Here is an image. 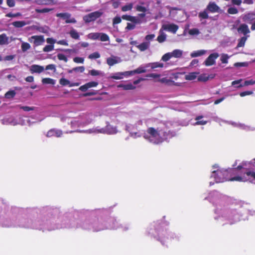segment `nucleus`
Segmentation results:
<instances>
[{"label":"nucleus","mask_w":255,"mask_h":255,"mask_svg":"<svg viewBox=\"0 0 255 255\" xmlns=\"http://www.w3.org/2000/svg\"><path fill=\"white\" fill-rule=\"evenodd\" d=\"M85 68L84 66H79V67H76L73 68L71 70H68V72L69 73H72L73 72L83 73L85 71Z\"/></svg>","instance_id":"20"},{"label":"nucleus","mask_w":255,"mask_h":255,"mask_svg":"<svg viewBox=\"0 0 255 255\" xmlns=\"http://www.w3.org/2000/svg\"><path fill=\"white\" fill-rule=\"evenodd\" d=\"M170 53L172 57L177 58L181 57L183 54L182 51L180 49H175Z\"/></svg>","instance_id":"18"},{"label":"nucleus","mask_w":255,"mask_h":255,"mask_svg":"<svg viewBox=\"0 0 255 255\" xmlns=\"http://www.w3.org/2000/svg\"><path fill=\"white\" fill-rule=\"evenodd\" d=\"M189 32L191 35L198 34L199 33V30L196 28H193L190 29Z\"/></svg>","instance_id":"62"},{"label":"nucleus","mask_w":255,"mask_h":255,"mask_svg":"<svg viewBox=\"0 0 255 255\" xmlns=\"http://www.w3.org/2000/svg\"><path fill=\"white\" fill-rule=\"evenodd\" d=\"M203 118L202 116H199L196 117L195 120L197 122L195 123V125H205L207 123V121H200V120Z\"/></svg>","instance_id":"24"},{"label":"nucleus","mask_w":255,"mask_h":255,"mask_svg":"<svg viewBox=\"0 0 255 255\" xmlns=\"http://www.w3.org/2000/svg\"><path fill=\"white\" fill-rule=\"evenodd\" d=\"M53 8H44L42 9L36 8L35 11L37 13H46L52 10Z\"/></svg>","instance_id":"41"},{"label":"nucleus","mask_w":255,"mask_h":255,"mask_svg":"<svg viewBox=\"0 0 255 255\" xmlns=\"http://www.w3.org/2000/svg\"><path fill=\"white\" fill-rule=\"evenodd\" d=\"M253 94V92L251 91H244L243 92H241L240 93V96L241 97H245L247 95H251Z\"/></svg>","instance_id":"57"},{"label":"nucleus","mask_w":255,"mask_h":255,"mask_svg":"<svg viewBox=\"0 0 255 255\" xmlns=\"http://www.w3.org/2000/svg\"><path fill=\"white\" fill-rule=\"evenodd\" d=\"M118 88H122L125 90H133L135 87L131 83L128 84H120L118 85Z\"/></svg>","instance_id":"16"},{"label":"nucleus","mask_w":255,"mask_h":255,"mask_svg":"<svg viewBox=\"0 0 255 255\" xmlns=\"http://www.w3.org/2000/svg\"><path fill=\"white\" fill-rule=\"evenodd\" d=\"M229 171L228 170L223 169H219L213 171L212 176L213 177L217 183L224 182L227 181H243L242 177L238 176L231 178H228Z\"/></svg>","instance_id":"1"},{"label":"nucleus","mask_w":255,"mask_h":255,"mask_svg":"<svg viewBox=\"0 0 255 255\" xmlns=\"http://www.w3.org/2000/svg\"><path fill=\"white\" fill-rule=\"evenodd\" d=\"M73 61L76 63H83L84 62V58L79 57H76L73 58Z\"/></svg>","instance_id":"51"},{"label":"nucleus","mask_w":255,"mask_h":255,"mask_svg":"<svg viewBox=\"0 0 255 255\" xmlns=\"http://www.w3.org/2000/svg\"><path fill=\"white\" fill-rule=\"evenodd\" d=\"M171 58H172L171 53L170 52H168L162 56L161 60L164 62H166L168 61Z\"/></svg>","instance_id":"42"},{"label":"nucleus","mask_w":255,"mask_h":255,"mask_svg":"<svg viewBox=\"0 0 255 255\" xmlns=\"http://www.w3.org/2000/svg\"><path fill=\"white\" fill-rule=\"evenodd\" d=\"M100 33L95 32L89 34V38L93 40H97L99 38Z\"/></svg>","instance_id":"36"},{"label":"nucleus","mask_w":255,"mask_h":255,"mask_svg":"<svg viewBox=\"0 0 255 255\" xmlns=\"http://www.w3.org/2000/svg\"><path fill=\"white\" fill-rule=\"evenodd\" d=\"M227 11L229 14H235L238 13V10L237 8H236L235 7H231L228 9Z\"/></svg>","instance_id":"43"},{"label":"nucleus","mask_w":255,"mask_h":255,"mask_svg":"<svg viewBox=\"0 0 255 255\" xmlns=\"http://www.w3.org/2000/svg\"><path fill=\"white\" fill-rule=\"evenodd\" d=\"M219 57L217 53H213L211 54L204 61V64L206 66H210L215 63V60Z\"/></svg>","instance_id":"6"},{"label":"nucleus","mask_w":255,"mask_h":255,"mask_svg":"<svg viewBox=\"0 0 255 255\" xmlns=\"http://www.w3.org/2000/svg\"><path fill=\"white\" fill-rule=\"evenodd\" d=\"M29 23V22H26L25 21H15L13 22L11 24L15 28H21Z\"/></svg>","instance_id":"15"},{"label":"nucleus","mask_w":255,"mask_h":255,"mask_svg":"<svg viewBox=\"0 0 255 255\" xmlns=\"http://www.w3.org/2000/svg\"><path fill=\"white\" fill-rule=\"evenodd\" d=\"M198 16L200 18V20L208 19L209 16L207 10L205 9L203 11L200 12L198 14Z\"/></svg>","instance_id":"19"},{"label":"nucleus","mask_w":255,"mask_h":255,"mask_svg":"<svg viewBox=\"0 0 255 255\" xmlns=\"http://www.w3.org/2000/svg\"><path fill=\"white\" fill-rule=\"evenodd\" d=\"M59 83L62 86H66L69 85L70 87H72L75 85L74 84H70V81L68 80L65 78L60 79L59 81Z\"/></svg>","instance_id":"29"},{"label":"nucleus","mask_w":255,"mask_h":255,"mask_svg":"<svg viewBox=\"0 0 255 255\" xmlns=\"http://www.w3.org/2000/svg\"><path fill=\"white\" fill-rule=\"evenodd\" d=\"M166 38V35L163 32H162L158 36L157 38V40L158 41V42L162 43L165 41Z\"/></svg>","instance_id":"37"},{"label":"nucleus","mask_w":255,"mask_h":255,"mask_svg":"<svg viewBox=\"0 0 255 255\" xmlns=\"http://www.w3.org/2000/svg\"><path fill=\"white\" fill-rule=\"evenodd\" d=\"M121 21H122V20H121V18L120 17L116 16L114 18V19L113 20V25L119 24V23H121Z\"/></svg>","instance_id":"55"},{"label":"nucleus","mask_w":255,"mask_h":255,"mask_svg":"<svg viewBox=\"0 0 255 255\" xmlns=\"http://www.w3.org/2000/svg\"><path fill=\"white\" fill-rule=\"evenodd\" d=\"M102 14L103 13L99 11H94L85 15L83 20L85 23H90L100 17Z\"/></svg>","instance_id":"2"},{"label":"nucleus","mask_w":255,"mask_h":255,"mask_svg":"<svg viewBox=\"0 0 255 255\" xmlns=\"http://www.w3.org/2000/svg\"><path fill=\"white\" fill-rule=\"evenodd\" d=\"M135 27V24H131L130 23H128L127 26L126 27V29L127 30H132Z\"/></svg>","instance_id":"58"},{"label":"nucleus","mask_w":255,"mask_h":255,"mask_svg":"<svg viewBox=\"0 0 255 255\" xmlns=\"http://www.w3.org/2000/svg\"><path fill=\"white\" fill-rule=\"evenodd\" d=\"M87 84V85L88 86L89 88H92V87H95L98 85V83L97 82L92 81L88 82Z\"/></svg>","instance_id":"56"},{"label":"nucleus","mask_w":255,"mask_h":255,"mask_svg":"<svg viewBox=\"0 0 255 255\" xmlns=\"http://www.w3.org/2000/svg\"><path fill=\"white\" fill-rule=\"evenodd\" d=\"M229 56L227 54H223L221 58V61L223 63H227L228 62Z\"/></svg>","instance_id":"52"},{"label":"nucleus","mask_w":255,"mask_h":255,"mask_svg":"<svg viewBox=\"0 0 255 255\" xmlns=\"http://www.w3.org/2000/svg\"><path fill=\"white\" fill-rule=\"evenodd\" d=\"M6 4L9 7H13L15 5V1L14 0H6Z\"/></svg>","instance_id":"61"},{"label":"nucleus","mask_w":255,"mask_h":255,"mask_svg":"<svg viewBox=\"0 0 255 255\" xmlns=\"http://www.w3.org/2000/svg\"><path fill=\"white\" fill-rule=\"evenodd\" d=\"M63 133L62 130L59 129H56L54 128L49 130L46 134V136L48 137L52 136H56L57 137H60L62 135Z\"/></svg>","instance_id":"9"},{"label":"nucleus","mask_w":255,"mask_h":255,"mask_svg":"<svg viewBox=\"0 0 255 255\" xmlns=\"http://www.w3.org/2000/svg\"><path fill=\"white\" fill-rule=\"evenodd\" d=\"M46 42L50 44V45H54L55 43V40L52 38H47L46 39Z\"/></svg>","instance_id":"64"},{"label":"nucleus","mask_w":255,"mask_h":255,"mask_svg":"<svg viewBox=\"0 0 255 255\" xmlns=\"http://www.w3.org/2000/svg\"><path fill=\"white\" fill-rule=\"evenodd\" d=\"M208 11L211 13L220 12V8L215 2H210L207 5L206 8Z\"/></svg>","instance_id":"7"},{"label":"nucleus","mask_w":255,"mask_h":255,"mask_svg":"<svg viewBox=\"0 0 255 255\" xmlns=\"http://www.w3.org/2000/svg\"><path fill=\"white\" fill-rule=\"evenodd\" d=\"M56 16L66 19V23H75L77 22L74 18H70L71 14L69 13H58L56 14Z\"/></svg>","instance_id":"5"},{"label":"nucleus","mask_w":255,"mask_h":255,"mask_svg":"<svg viewBox=\"0 0 255 255\" xmlns=\"http://www.w3.org/2000/svg\"><path fill=\"white\" fill-rule=\"evenodd\" d=\"M132 3H129L128 4H127V5H125L124 6H123L122 7V10L123 11H128V10H130L132 9Z\"/></svg>","instance_id":"45"},{"label":"nucleus","mask_w":255,"mask_h":255,"mask_svg":"<svg viewBox=\"0 0 255 255\" xmlns=\"http://www.w3.org/2000/svg\"><path fill=\"white\" fill-rule=\"evenodd\" d=\"M145 72L146 70L144 68L139 67L134 70L128 72L129 73V75H132L134 74H141L145 73Z\"/></svg>","instance_id":"21"},{"label":"nucleus","mask_w":255,"mask_h":255,"mask_svg":"<svg viewBox=\"0 0 255 255\" xmlns=\"http://www.w3.org/2000/svg\"><path fill=\"white\" fill-rule=\"evenodd\" d=\"M100 57V54L98 52H96L90 54L88 56V58L89 59H92L99 58Z\"/></svg>","instance_id":"47"},{"label":"nucleus","mask_w":255,"mask_h":255,"mask_svg":"<svg viewBox=\"0 0 255 255\" xmlns=\"http://www.w3.org/2000/svg\"><path fill=\"white\" fill-rule=\"evenodd\" d=\"M206 53V51L204 50H198L196 51H194L191 54V56L192 57H196L200 56H202L204 55Z\"/></svg>","instance_id":"27"},{"label":"nucleus","mask_w":255,"mask_h":255,"mask_svg":"<svg viewBox=\"0 0 255 255\" xmlns=\"http://www.w3.org/2000/svg\"><path fill=\"white\" fill-rule=\"evenodd\" d=\"M89 89L88 86L87 85V84H85L81 86L80 87L79 90L83 92H85Z\"/></svg>","instance_id":"63"},{"label":"nucleus","mask_w":255,"mask_h":255,"mask_svg":"<svg viewBox=\"0 0 255 255\" xmlns=\"http://www.w3.org/2000/svg\"><path fill=\"white\" fill-rule=\"evenodd\" d=\"M99 38L101 41H107L109 40V36L107 34L104 33H100Z\"/></svg>","instance_id":"40"},{"label":"nucleus","mask_w":255,"mask_h":255,"mask_svg":"<svg viewBox=\"0 0 255 255\" xmlns=\"http://www.w3.org/2000/svg\"><path fill=\"white\" fill-rule=\"evenodd\" d=\"M35 2L38 5H54L57 3L55 0H35Z\"/></svg>","instance_id":"13"},{"label":"nucleus","mask_w":255,"mask_h":255,"mask_svg":"<svg viewBox=\"0 0 255 255\" xmlns=\"http://www.w3.org/2000/svg\"><path fill=\"white\" fill-rule=\"evenodd\" d=\"M158 81L162 83H165L167 85H173L174 83L173 81L168 79L167 78H162L161 79H159Z\"/></svg>","instance_id":"25"},{"label":"nucleus","mask_w":255,"mask_h":255,"mask_svg":"<svg viewBox=\"0 0 255 255\" xmlns=\"http://www.w3.org/2000/svg\"><path fill=\"white\" fill-rule=\"evenodd\" d=\"M54 49V45H47L43 49V51L45 52H48Z\"/></svg>","instance_id":"44"},{"label":"nucleus","mask_w":255,"mask_h":255,"mask_svg":"<svg viewBox=\"0 0 255 255\" xmlns=\"http://www.w3.org/2000/svg\"><path fill=\"white\" fill-rule=\"evenodd\" d=\"M124 75L123 73H117L115 75H113L111 77L112 79H116V80H119L123 78V76Z\"/></svg>","instance_id":"54"},{"label":"nucleus","mask_w":255,"mask_h":255,"mask_svg":"<svg viewBox=\"0 0 255 255\" xmlns=\"http://www.w3.org/2000/svg\"><path fill=\"white\" fill-rule=\"evenodd\" d=\"M247 162H243L241 165H238L236 169L238 170H240L243 168H244L245 166H247Z\"/></svg>","instance_id":"60"},{"label":"nucleus","mask_w":255,"mask_h":255,"mask_svg":"<svg viewBox=\"0 0 255 255\" xmlns=\"http://www.w3.org/2000/svg\"><path fill=\"white\" fill-rule=\"evenodd\" d=\"M197 77V73L195 72L189 73L185 76V79L187 80H193Z\"/></svg>","instance_id":"31"},{"label":"nucleus","mask_w":255,"mask_h":255,"mask_svg":"<svg viewBox=\"0 0 255 255\" xmlns=\"http://www.w3.org/2000/svg\"><path fill=\"white\" fill-rule=\"evenodd\" d=\"M16 95V92L14 90H10L7 91L4 95V97L8 99L13 98Z\"/></svg>","instance_id":"23"},{"label":"nucleus","mask_w":255,"mask_h":255,"mask_svg":"<svg viewBox=\"0 0 255 255\" xmlns=\"http://www.w3.org/2000/svg\"><path fill=\"white\" fill-rule=\"evenodd\" d=\"M89 73L91 75L93 76H98V75H102V76L103 75V73L101 72H100L98 70H95V69L90 70L89 72Z\"/></svg>","instance_id":"39"},{"label":"nucleus","mask_w":255,"mask_h":255,"mask_svg":"<svg viewBox=\"0 0 255 255\" xmlns=\"http://www.w3.org/2000/svg\"><path fill=\"white\" fill-rule=\"evenodd\" d=\"M255 84V80H247L245 81L244 82V84L243 85L240 84L238 86H237L236 87L237 88H241L245 86H249V85H252Z\"/></svg>","instance_id":"33"},{"label":"nucleus","mask_w":255,"mask_h":255,"mask_svg":"<svg viewBox=\"0 0 255 255\" xmlns=\"http://www.w3.org/2000/svg\"><path fill=\"white\" fill-rule=\"evenodd\" d=\"M18 107L20 109L23 110L24 111L28 112L30 111L34 110L35 107H28V106H23L21 105H18Z\"/></svg>","instance_id":"38"},{"label":"nucleus","mask_w":255,"mask_h":255,"mask_svg":"<svg viewBox=\"0 0 255 255\" xmlns=\"http://www.w3.org/2000/svg\"><path fill=\"white\" fill-rule=\"evenodd\" d=\"M238 32L240 33H242L244 35L250 32L248 26L245 23L241 24L237 29Z\"/></svg>","instance_id":"11"},{"label":"nucleus","mask_w":255,"mask_h":255,"mask_svg":"<svg viewBox=\"0 0 255 255\" xmlns=\"http://www.w3.org/2000/svg\"><path fill=\"white\" fill-rule=\"evenodd\" d=\"M160 76V74H156V73H151L148 74L146 75V77L147 78H159Z\"/></svg>","instance_id":"59"},{"label":"nucleus","mask_w":255,"mask_h":255,"mask_svg":"<svg viewBox=\"0 0 255 255\" xmlns=\"http://www.w3.org/2000/svg\"><path fill=\"white\" fill-rule=\"evenodd\" d=\"M21 48L23 52H25L30 48V45L27 42H22Z\"/></svg>","instance_id":"35"},{"label":"nucleus","mask_w":255,"mask_h":255,"mask_svg":"<svg viewBox=\"0 0 255 255\" xmlns=\"http://www.w3.org/2000/svg\"><path fill=\"white\" fill-rule=\"evenodd\" d=\"M57 58L59 60H63L65 62L68 61V59L67 57L62 53H58L57 54Z\"/></svg>","instance_id":"46"},{"label":"nucleus","mask_w":255,"mask_h":255,"mask_svg":"<svg viewBox=\"0 0 255 255\" xmlns=\"http://www.w3.org/2000/svg\"><path fill=\"white\" fill-rule=\"evenodd\" d=\"M135 9L137 11L142 12H145L147 11V9L145 7L139 5L136 6Z\"/></svg>","instance_id":"49"},{"label":"nucleus","mask_w":255,"mask_h":255,"mask_svg":"<svg viewBox=\"0 0 255 255\" xmlns=\"http://www.w3.org/2000/svg\"><path fill=\"white\" fill-rule=\"evenodd\" d=\"M21 15V14L20 12H17L15 13H12L11 12L8 13L5 15L6 17H15L20 16Z\"/></svg>","instance_id":"50"},{"label":"nucleus","mask_w":255,"mask_h":255,"mask_svg":"<svg viewBox=\"0 0 255 255\" xmlns=\"http://www.w3.org/2000/svg\"><path fill=\"white\" fill-rule=\"evenodd\" d=\"M8 37L5 33L0 35V45H2L8 43Z\"/></svg>","instance_id":"17"},{"label":"nucleus","mask_w":255,"mask_h":255,"mask_svg":"<svg viewBox=\"0 0 255 255\" xmlns=\"http://www.w3.org/2000/svg\"><path fill=\"white\" fill-rule=\"evenodd\" d=\"M243 19L244 21L252 24L255 20V13L254 12L247 13L243 16Z\"/></svg>","instance_id":"10"},{"label":"nucleus","mask_w":255,"mask_h":255,"mask_svg":"<svg viewBox=\"0 0 255 255\" xmlns=\"http://www.w3.org/2000/svg\"><path fill=\"white\" fill-rule=\"evenodd\" d=\"M42 82L44 84L54 85L55 83V80L50 78H45L42 79Z\"/></svg>","instance_id":"32"},{"label":"nucleus","mask_w":255,"mask_h":255,"mask_svg":"<svg viewBox=\"0 0 255 255\" xmlns=\"http://www.w3.org/2000/svg\"><path fill=\"white\" fill-rule=\"evenodd\" d=\"M44 70V68L43 66H40L38 65H32L30 67V72L32 73H40L42 72Z\"/></svg>","instance_id":"12"},{"label":"nucleus","mask_w":255,"mask_h":255,"mask_svg":"<svg viewBox=\"0 0 255 255\" xmlns=\"http://www.w3.org/2000/svg\"><path fill=\"white\" fill-rule=\"evenodd\" d=\"M69 34L70 36L74 39H79V34L78 32L75 29H73L71 30L69 32Z\"/></svg>","instance_id":"26"},{"label":"nucleus","mask_w":255,"mask_h":255,"mask_svg":"<svg viewBox=\"0 0 255 255\" xmlns=\"http://www.w3.org/2000/svg\"><path fill=\"white\" fill-rule=\"evenodd\" d=\"M247 39V37L245 36L242 37L240 38L238 43L237 47L238 48L244 46Z\"/></svg>","instance_id":"34"},{"label":"nucleus","mask_w":255,"mask_h":255,"mask_svg":"<svg viewBox=\"0 0 255 255\" xmlns=\"http://www.w3.org/2000/svg\"><path fill=\"white\" fill-rule=\"evenodd\" d=\"M245 174L249 177L255 180V172L252 171H248Z\"/></svg>","instance_id":"53"},{"label":"nucleus","mask_w":255,"mask_h":255,"mask_svg":"<svg viewBox=\"0 0 255 255\" xmlns=\"http://www.w3.org/2000/svg\"><path fill=\"white\" fill-rule=\"evenodd\" d=\"M27 30H36L39 32H43L44 28L43 27H40L36 25H33L27 27Z\"/></svg>","instance_id":"30"},{"label":"nucleus","mask_w":255,"mask_h":255,"mask_svg":"<svg viewBox=\"0 0 255 255\" xmlns=\"http://www.w3.org/2000/svg\"><path fill=\"white\" fill-rule=\"evenodd\" d=\"M149 46V43L146 42L141 43L137 46V47L141 51H143L146 50Z\"/></svg>","instance_id":"22"},{"label":"nucleus","mask_w":255,"mask_h":255,"mask_svg":"<svg viewBox=\"0 0 255 255\" xmlns=\"http://www.w3.org/2000/svg\"><path fill=\"white\" fill-rule=\"evenodd\" d=\"M162 28L165 30H167L173 33H175L178 29V26L173 23L164 24L162 25Z\"/></svg>","instance_id":"8"},{"label":"nucleus","mask_w":255,"mask_h":255,"mask_svg":"<svg viewBox=\"0 0 255 255\" xmlns=\"http://www.w3.org/2000/svg\"><path fill=\"white\" fill-rule=\"evenodd\" d=\"M118 62V60L116 59V57H109L107 59V64L111 66L114 65L115 64H117Z\"/></svg>","instance_id":"28"},{"label":"nucleus","mask_w":255,"mask_h":255,"mask_svg":"<svg viewBox=\"0 0 255 255\" xmlns=\"http://www.w3.org/2000/svg\"><path fill=\"white\" fill-rule=\"evenodd\" d=\"M130 21L133 22L134 24L140 23L141 22L139 18L133 16H131Z\"/></svg>","instance_id":"48"},{"label":"nucleus","mask_w":255,"mask_h":255,"mask_svg":"<svg viewBox=\"0 0 255 255\" xmlns=\"http://www.w3.org/2000/svg\"><path fill=\"white\" fill-rule=\"evenodd\" d=\"M164 64L163 63L156 62L148 63L146 67H150L151 69H154L157 68H163Z\"/></svg>","instance_id":"14"},{"label":"nucleus","mask_w":255,"mask_h":255,"mask_svg":"<svg viewBox=\"0 0 255 255\" xmlns=\"http://www.w3.org/2000/svg\"><path fill=\"white\" fill-rule=\"evenodd\" d=\"M28 40L30 42H33L35 46L41 45L44 42L43 35H33L29 38Z\"/></svg>","instance_id":"3"},{"label":"nucleus","mask_w":255,"mask_h":255,"mask_svg":"<svg viewBox=\"0 0 255 255\" xmlns=\"http://www.w3.org/2000/svg\"><path fill=\"white\" fill-rule=\"evenodd\" d=\"M147 134H145L144 135V137L145 139H149V140H151L150 138L153 137L155 138L157 136H159V132L155 129L154 128L150 127L147 128Z\"/></svg>","instance_id":"4"}]
</instances>
